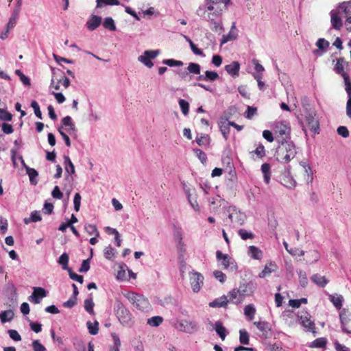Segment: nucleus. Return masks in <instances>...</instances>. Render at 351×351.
Masks as SVG:
<instances>
[{
  "mask_svg": "<svg viewBox=\"0 0 351 351\" xmlns=\"http://www.w3.org/2000/svg\"><path fill=\"white\" fill-rule=\"evenodd\" d=\"M230 0H210L206 8L199 7L197 10V14L201 15V12H207L206 17L207 21H214L216 18L220 16L226 5L229 3Z\"/></svg>",
  "mask_w": 351,
  "mask_h": 351,
  "instance_id": "f257e3e1",
  "label": "nucleus"
},
{
  "mask_svg": "<svg viewBox=\"0 0 351 351\" xmlns=\"http://www.w3.org/2000/svg\"><path fill=\"white\" fill-rule=\"evenodd\" d=\"M295 145L291 142H282L276 149V160L282 163H288L296 155Z\"/></svg>",
  "mask_w": 351,
  "mask_h": 351,
  "instance_id": "f03ea898",
  "label": "nucleus"
},
{
  "mask_svg": "<svg viewBox=\"0 0 351 351\" xmlns=\"http://www.w3.org/2000/svg\"><path fill=\"white\" fill-rule=\"evenodd\" d=\"M349 67V62L346 61L343 58L337 59L334 71L336 73L340 75L344 81L345 89L347 93H350L351 90V80L349 75L346 73V69Z\"/></svg>",
  "mask_w": 351,
  "mask_h": 351,
  "instance_id": "7ed1b4c3",
  "label": "nucleus"
},
{
  "mask_svg": "<svg viewBox=\"0 0 351 351\" xmlns=\"http://www.w3.org/2000/svg\"><path fill=\"white\" fill-rule=\"evenodd\" d=\"M252 291L249 285L243 283L241 284L238 289H233L231 290L228 293V297H229L230 302L238 304L241 303L243 301L245 297L250 295Z\"/></svg>",
  "mask_w": 351,
  "mask_h": 351,
  "instance_id": "20e7f679",
  "label": "nucleus"
},
{
  "mask_svg": "<svg viewBox=\"0 0 351 351\" xmlns=\"http://www.w3.org/2000/svg\"><path fill=\"white\" fill-rule=\"evenodd\" d=\"M125 296L136 308L142 311L149 309V302L143 295L134 292H129Z\"/></svg>",
  "mask_w": 351,
  "mask_h": 351,
  "instance_id": "39448f33",
  "label": "nucleus"
},
{
  "mask_svg": "<svg viewBox=\"0 0 351 351\" xmlns=\"http://www.w3.org/2000/svg\"><path fill=\"white\" fill-rule=\"evenodd\" d=\"M114 310L117 318L122 324L129 325L132 322V315L122 302L119 300L116 301Z\"/></svg>",
  "mask_w": 351,
  "mask_h": 351,
  "instance_id": "423d86ee",
  "label": "nucleus"
},
{
  "mask_svg": "<svg viewBox=\"0 0 351 351\" xmlns=\"http://www.w3.org/2000/svg\"><path fill=\"white\" fill-rule=\"evenodd\" d=\"M291 129L285 122H278L275 125L276 138L278 143L288 142L290 138Z\"/></svg>",
  "mask_w": 351,
  "mask_h": 351,
  "instance_id": "0eeeda50",
  "label": "nucleus"
},
{
  "mask_svg": "<svg viewBox=\"0 0 351 351\" xmlns=\"http://www.w3.org/2000/svg\"><path fill=\"white\" fill-rule=\"evenodd\" d=\"M305 121L311 131L315 134H319V123L315 112H307L305 116Z\"/></svg>",
  "mask_w": 351,
  "mask_h": 351,
  "instance_id": "6e6552de",
  "label": "nucleus"
},
{
  "mask_svg": "<svg viewBox=\"0 0 351 351\" xmlns=\"http://www.w3.org/2000/svg\"><path fill=\"white\" fill-rule=\"evenodd\" d=\"M339 12H342L346 19L345 25L348 30L351 31V1H345L339 5Z\"/></svg>",
  "mask_w": 351,
  "mask_h": 351,
  "instance_id": "1a4fd4ad",
  "label": "nucleus"
},
{
  "mask_svg": "<svg viewBox=\"0 0 351 351\" xmlns=\"http://www.w3.org/2000/svg\"><path fill=\"white\" fill-rule=\"evenodd\" d=\"M339 317L342 330L347 334H351V326L349 325L351 321V312L348 309L343 308L340 312Z\"/></svg>",
  "mask_w": 351,
  "mask_h": 351,
  "instance_id": "9d476101",
  "label": "nucleus"
},
{
  "mask_svg": "<svg viewBox=\"0 0 351 351\" xmlns=\"http://www.w3.org/2000/svg\"><path fill=\"white\" fill-rule=\"evenodd\" d=\"M228 218L231 223L236 225H243L246 219V216L244 213L237 210L234 208H229L228 209Z\"/></svg>",
  "mask_w": 351,
  "mask_h": 351,
  "instance_id": "9b49d317",
  "label": "nucleus"
},
{
  "mask_svg": "<svg viewBox=\"0 0 351 351\" xmlns=\"http://www.w3.org/2000/svg\"><path fill=\"white\" fill-rule=\"evenodd\" d=\"M174 327L182 332L192 333L196 330V324L187 320H177L174 323Z\"/></svg>",
  "mask_w": 351,
  "mask_h": 351,
  "instance_id": "f8f14e48",
  "label": "nucleus"
},
{
  "mask_svg": "<svg viewBox=\"0 0 351 351\" xmlns=\"http://www.w3.org/2000/svg\"><path fill=\"white\" fill-rule=\"evenodd\" d=\"M158 53V51H145L143 56H140L138 57V60L148 68H152L154 66V64L151 60L154 59Z\"/></svg>",
  "mask_w": 351,
  "mask_h": 351,
  "instance_id": "ddd939ff",
  "label": "nucleus"
},
{
  "mask_svg": "<svg viewBox=\"0 0 351 351\" xmlns=\"http://www.w3.org/2000/svg\"><path fill=\"white\" fill-rule=\"evenodd\" d=\"M204 277L197 272L193 273L190 276V282L194 292H198L203 285Z\"/></svg>",
  "mask_w": 351,
  "mask_h": 351,
  "instance_id": "4468645a",
  "label": "nucleus"
},
{
  "mask_svg": "<svg viewBox=\"0 0 351 351\" xmlns=\"http://www.w3.org/2000/svg\"><path fill=\"white\" fill-rule=\"evenodd\" d=\"M60 84L66 88L70 85L69 79L66 77L64 75H62L59 79L52 78L51 81L50 87L55 89L56 90H58L60 88Z\"/></svg>",
  "mask_w": 351,
  "mask_h": 351,
  "instance_id": "2eb2a0df",
  "label": "nucleus"
},
{
  "mask_svg": "<svg viewBox=\"0 0 351 351\" xmlns=\"http://www.w3.org/2000/svg\"><path fill=\"white\" fill-rule=\"evenodd\" d=\"M216 258L218 261H221V264L223 266V269H228L232 263V258L228 254H224L221 251L217 250L216 252Z\"/></svg>",
  "mask_w": 351,
  "mask_h": 351,
  "instance_id": "dca6fc26",
  "label": "nucleus"
},
{
  "mask_svg": "<svg viewBox=\"0 0 351 351\" xmlns=\"http://www.w3.org/2000/svg\"><path fill=\"white\" fill-rule=\"evenodd\" d=\"M226 71L233 77L239 76L240 70V64L234 61L231 64L225 66Z\"/></svg>",
  "mask_w": 351,
  "mask_h": 351,
  "instance_id": "f3484780",
  "label": "nucleus"
},
{
  "mask_svg": "<svg viewBox=\"0 0 351 351\" xmlns=\"http://www.w3.org/2000/svg\"><path fill=\"white\" fill-rule=\"evenodd\" d=\"M47 295L46 291L42 287H34V291L31 296L30 301L33 302L35 304L40 303V298H43Z\"/></svg>",
  "mask_w": 351,
  "mask_h": 351,
  "instance_id": "a211bd4d",
  "label": "nucleus"
},
{
  "mask_svg": "<svg viewBox=\"0 0 351 351\" xmlns=\"http://www.w3.org/2000/svg\"><path fill=\"white\" fill-rule=\"evenodd\" d=\"M237 29H236L234 23L232 25L229 33L222 36L221 45H223L229 41L234 40L237 38Z\"/></svg>",
  "mask_w": 351,
  "mask_h": 351,
  "instance_id": "6ab92c4d",
  "label": "nucleus"
},
{
  "mask_svg": "<svg viewBox=\"0 0 351 351\" xmlns=\"http://www.w3.org/2000/svg\"><path fill=\"white\" fill-rule=\"evenodd\" d=\"M330 16L332 27L337 30H339L341 28L343 23L341 17L339 16V13L332 10L330 12Z\"/></svg>",
  "mask_w": 351,
  "mask_h": 351,
  "instance_id": "aec40b11",
  "label": "nucleus"
},
{
  "mask_svg": "<svg viewBox=\"0 0 351 351\" xmlns=\"http://www.w3.org/2000/svg\"><path fill=\"white\" fill-rule=\"evenodd\" d=\"M254 324L257 328L262 332V335L264 337H267L270 333L271 328L269 325L266 322H254Z\"/></svg>",
  "mask_w": 351,
  "mask_h": 351,
  "instance_id": "412c9836",
  "label": "nucleus"
},
{
  "mask_svg": "<svg viewBox=\"0 0 351 351\" xmlns=\"http://www.w3.org/2000/svg\"><path fill=\"white\" fill-rule=\"evenodd\" d=\"M101 23V18L100 16L93 15L86 23L87 28L93 31L96 29Z\"/></svg>",
  "mask_w": 351,
  "mask_h": 351,
  "instance_id": "4be33fe9",
  "label": "nucleus"
},
{
  "mask_svg": "<svg viewBox=\"0 0 351 351\" xmlns=\"http://www.w3.org/2000/svg\"><path fill=\"white\" fill-rule=\"evenodd\" d=\"M229 302L230 300H228L227 299V296L223 295L215 300L214 301L210 302L209 306L213 308L226 307Z\"/></svg>",
  "mask_w": 351,
  "mask_h": 351,
  "instance_id": "5701e85b",
  "label": "nucleus"
},
{
  "mask_svg": "<svg viewBox=\"0 0 351 351\" xmlns=\"http://www.w3.org/2000/svg\"><path fill=\"white\" fill-rule=\"evenodd\" d=\"M276 265L271 262L265 266L263 271L259 274V277L265 278L269 276L272 272L276 271Z\"/></svg>",
  "mask_w": 351,
  "mask_h": 351,
  "instance_id": "b1692460",
  "label": "nucleus"
},
{
  "mask_svg": "<svg viewBox=\"0 0 351 351\" xmlns=\"http://www.w3.org/2000/svg\"><path fill=\"white\" fill-rule=\"evenodd\" d=\"M249 255L254 259L261 260L263 257V252L256 246L251 245L248 248Z\"/></svg>",
  "mask_w": 351,
  "mask_h": 351,
  "instance_id": "393cba45",
  "label": "nucleus"
},
{
  "mask_svg": "<svg viewBox=\"0 0 351 351\" xmlns=\"http://www.w3.org/2000/svg\"><path fill=\"white\" fill-rule=\"evenodd\" d=\"M311 280L321 287H324L328 283V280L325 276H320L318 274H314L311 277Z\"/></svg>",
  "mask_w": 351,
  "mask_h": 351,
  "instance_id": "a878e982",
  "label": "nucleus"
},
{
  "mask_svg": "<svg viewBox=\"0 0 351 351\" xmlns=\"http://www.w3.org/2000/svg\"><path fill=\"white\" fill-rule=\"evenodd\" d=\"M62 123L63 125L66 127H69V128L67 130V132L71 134L72 132H74L76 131L75 126L74 123L72 121V119L69 116H66L64 117L62 119Z\"/></svg>",
  "mask_w": 351,
  "mask_h": 351,
  "instance_id": "bb28decb",
  "label": "nucleus"
},
{
  "mask_svg": "<svg viewBox=\"0 0 351 351\" xmlns=\"http://www.w3.org/2000/svg\"><path fill=\"white\" fill-rule=\"evenodd\" d=\"M14 316V314L12 310H7L0 313V319L3 324L11 321Z\"/></svg>",
  "mask_w": 351,
  "mask_h": 351,
  "instance_id": "cd10ccee",
  "label": "nucleus"
},
{
  "mask_svg": "<svg viewBox=\"0 0 351 351\" xmlns=\"http://www.w3.org/2000/svg\"><path fill=\"white\" fill-rule=\"evenodd\" d=\"M271 167L269 164L268 163H264L261 165V171L263 172V176H264V180L265 182L268 184L270 180V176H271Z\"/></svg>",
  "mask_w": 351,
  "mask_h": 351,
  "instance_id": "c85d7f7f",
  "label": "nucleus"
},
{
  "mask_svg": "<svg viewBox=\"0 0 351 351\" xmlns=\"http://www.w3.org/2000/svg\"><path fill=\"white\" fill-rule=\"evenodd\" d=\"M250 155L253 157L254 155L258 158H263L265 156V149L263 144H259L255 150L250 152Z\"/></svg>",
  "mask_w": 351,
  "mask_h": 351,
  "instance_id": "c756f323",
  "label": "nucleus"
},
{
  "mask_svg": "<svg viewBox=\"0 0 351 351\" xmlns=\"http://www.w3.org/2000/svg\"><path fill=\"white\" fill-rule=\"evenodd\" d=\"M215 330L222 340L226 337V330L221 322H215Z\"/></svg>",
  "mask_w": 351,
  "mask_h": 351,
  "instance_id": "7c9ffc66",
  "label": "nucleus"
},
{
  "mask_svg": "<svg viewBox=\"0 0 351 351\" xmlns=\"http://www.w3.org/2000/svg\"><path fill=\"white\" fill-rule=\"evenodd\" d=\"M69 257L66 253H63L58 258V263L62 266L64 270L71 269L68 267Z\"/></svg>",
  "mask_w": 351,
  "mask_h": 351,
  "instance_id": "2f4dec72",
  "label": "nucleus"
},
{
  "mask_svg": "<svg viewBox=\"0 0 351 351\" xmlns=\"http://www.w3.org/2000/svg\"><path fill=\"white\" fill-rule=\"evenodd\" d=\"M343 300V298L342 295H330V302L333 304V305L337 308L341 309L342 307V302Z\"/></svg>",
  "mask_w": 351,
  "mask_h": 351,
  "instance_id": "473e14b6",
  "label": "nucleus"
},
{
  "mask_svg": "<svg viewBox=\"0 0 351 351\" xmlns=\"http://www.w3.org/2000/svg\"><path fill=\"white\" fill-rule=\"evenodd\" d=\"M256 309L253 304H248L244 308V313L250 320H252L254 317Z\"/></svg>",
  "mask_w": 351,
  "mask_h": 351,
  "instance_id": "72a5a7b5",
  "label": "nucleus"
},
{
  "mask_svg": "<svg viewBox=\"0 0 351 351\" xmlns=\"http://www.w3.org/2000/svg\"><path fill=\"white\" fill-rule=\"evenodd\" d=\"M238 234L243 240L253 239L254 238V234L245 229H239L238 230Z\"/></svg>",
  "mask_w": 351,
  "mask_h": 351,
  "instance_id": "f704fd0d",
  "label": "nucleus"
},
{
  "mask_svg": "<svg viewBox=\"0 0 351 351\" xmlns=\"http://www.w3.org/2000/svg\"><path fill=\"white\" fill-rule=\"evenodd\" d=\"M66 171L71 174L75 173V167L68 156H64Z\"/></svg>",
  "mask_w": 351,
  "mask_h": 351,
  "instance_id": "c9c22d12",
  "label": "nucleus"
},
{
  "mask_svg": "<svg viewBox=\"0 0 351 351\" xmlns=\"http://www.w3.org/2000/svg\"><path fill=\"white\" fill-rule=\"evenodd\" d=\"M197 143L200 145H208L210 144V138L207 134H201L199 136H197L195 139Z\"/></svg>",
  "mask_w": 351,
  "mask_h": 351,
  "instance_id": "e433bc0d",
  "label": "nucleus"
},
{
  "mask_svg": "<svg viewBox=\"0 0 351 351\" xmlns=\"http://www.w3.org/2000/svg\"><path fill=\"white\" fill-rule=\"evenodd\" d=\"M103 26L104 28L110 30V31H115L116 30V26L114 24V21L111 17H106L104 19V21L103 23Z\"/></svg>",
  "mask_w": 351,
  "mask_h": 351,
  "instance_id": "4c0bfd02",
  "label": "nucleus"
},
{
  "mask_svg": "<svg viewBox=\"0 0 351 351\" xmlns=\"http://www.w3.org/2000/svg\"><path fill=\"white\" fill-rule=\"evenodd\" d=\"M239 341L241 344L243 345H249L250 344V338L249 334L245 330H239Z\"/></svg>",
  "mask_w": 351,
  "mask_h": 351,
  "instance_id": "58836bf2",
  "label": "nucleus"
},
{
  "mask_svg": "<svg viewBox=\"0 0 351 351\" xmlns=\"http://www.w3.org/2000/svg\"><path fill=\"white\" fill-rule=\"evenodd\" d=\"M19 19V13L17 11H14L11 17L10 18V20L7 24L6 28L8 29H12L16 24L17 21Z\"/></svg>",
  "mask_w": 351,
  "mask_h": 351,
  "instance_id": "ea45409f",
  "label": "nucleus"
},
{
  "mask_svg": "<svg viewBox=\"0 0 351 351\" xmlns=\"http://www.w3.org/2000/svg\"><path fill=\"white\" fill-rule=\"evenodd\" d=\"M97 8H101L104 5H119L120 1L119 0H97Z\"/></svg>",
  "mask_w": 351,
  "mask_h": 351,
  "instance_id": "a19ab883",
  "label": "nucleus"
},
{
  "mask_svg": "<svg viewBox=\"0 0 351 351\" xmlns=\"http://www.w3.org/2000/svg\"><path fill=\"white\" fill-rule=\"evenodd\" d=\"M187 70L189 73L199 75L201 67L200 65L197 63L191 62L187 67Z\"/></svg>",
  "mask_w": 351,
  "mask_h": 351,
  "instance_id": "79ce46f5",
  "label": "nucleus"
},
{
  "mask_svg": "<svg viewBox=\"0 0 351 351\" xmlns=\"http://www.w3.org/2000/svg\"><path fill=\"white\" fill-rule=\"evenodd\" d=\"M163 322V318L161 316H154L147 320V324L152 326H158Z\"/></svg>",
  "mask_w": 351,
  "mask_h": 351,
  "instance_id": "37998d69",
  "label": "nucleus"
},
{
  "mask_svg": "<svg viewBox=\"0 0 351 351\" xmlns=\"http://www.w3.org/2000/svg\"><path fill=\"white\" fill-rule=\"evenodd\" d=\"M27 173L29 176L30 182L33 184H36L37 181H34V179L38 176L37 171L34 169L26 167Z\"/></svg>",
  "mask_w": 351,
  "mask_h": 351,
  "instance_id": "c03bdc74",
  "label": "nucleus"
},
{
  "mask_svg": "<svg viewBox=\"0 0 351 351\" xmlns=\"http://www.w3.org/2000/svg\"><path fill=\"white\" fill-rule=\"evenodd\" d=\"M84 228L88 234H95L96 237L99 236V232L95 225L87 224L85 226Z\"/></svg>",
  "mask_w": 351,
  "mask_h": 351,
  "instance_id": "a18cd8bd",
  "label": "nucleus"
},
{
  "mask_svg": "<svg viewBox=\"0 0 351 351\" xmlns=\"http://www.w3.org/2000/svg\"><path fill=\"white\" fill-rule=\"evenodd\" d=\"M299 282L302 287H305L308 283V279L306 276V274L303 270H299L298 271Z\"/></svg>",
  "mask_w": 351,
  "mask_h": 351,
  "instance_id": "49530a36",
  "label": "nucleus"
},
{
  "mask_svg": "<svg viewBox=\"0 0 351 351\" xmlns=\"http://www.w3.org/2000/svg\"><path fill=\"white\" fill-rule=\"evenodd\" d=\"M111 336L114 341V345L110 348V351L119 350L121 346V341L119 336L114 332L112 333Z\"/></svg>",
  "mask_w": 351,
  "mask_h": 351,
  "instance_id": "de8ad7c7",
  "label": "nucleus"
},
{
  "mask_svg": "<svg viewBox=\"0 0 351 351\" xmlns=\"http://www.w3.org/2000/svg\"><path fill=\"white\" fill-rule=\"evenodd\" d=\"M98 325H99V324L97 322H95L94 324L91 323L90 322H88L87 326H88L89 333L93 335H97L99 331Z\"/></svg>",
  "mask_w": 351,
  "mask_h": 351,
  "instance_id": "09e8293b",
  "label": "nucleus"
},
{
  "mask_svg": "<svg viewBox=\"0 0 351 351\" xmlns=\"http://www.w3.org/2000/svg\"><path fill=\"white\" fill-rule=\"evenodd\" d=\"M326 344V340L325 338H317L314 340L311 343V347L321 348H324Z\"/></svg>",
  "mask_w": 351,
  "mask_h": 351,
  "instance_id": "8fccbe9b",
  "label": "nucleus"
},
{
  "mask_svg": "<svg viewBox=\"0 0 351 351\" xmlns=\"http://www.w3.org/2000/svg\"><path fill=\"white\" fill-rule=\"evenodd\" d=\"M179 105H180V107L181 108L182 112L184 115H187L189 114V102L186 101L184 99H181L179 100Z\"/></svg>",
  "mask_w": 351,
  "mask_h": 351,
  "instance_id": "3c124183",
  "label": "nucleus"
},
{
  "mask_svg": "<svg viewBox=\"0 0 351 351\" xmlns=\"http://www.w3.org/2000/svg\"><path fill=\"white\" fill-rule=\"evenodd\" d=\"M316 45L319 49L326 51V49L329 47V42L324 38H319L316 43Z\"/></svg>",
  "mask_w": 351,
  "mask_h": 351,
  "instance_id": "603ef678",
  "label": "nucleus"
},
{
  "mask_svg": "<svg viewBox=\"0 0 351 351\" xmlns=\"http://www.w3.org/2000/svg\"><path fill=\"white\" fill-rule=\"evenodd\" d=\"M302 325L306 328L308 330H313L314 328V323L311 322L307 317H301Z\"/></svg>",
  "mask_w": 351,
  "mask_h": 351,
  "instance_id": "864d4df0",
  "label": "nucleus"
},
{
  "mask_svg": "<svg viewBox=\"0 0 351 351\" xmlns=\"http://www.w3.org/2000/svg\"><path fill=\"white\" fill-rule=\"evenodd\" d=\"M94 305H95V304H94L92 298L85 300L84 308L90 314H93L94 312V311H93Z\"/></svg>",
  "mask_w": 351,
  "mask_h": 351,
  "instance_id": "5fc2aeb1",
  "label": "nucleus"
},
{
  "mask_svg": "<svg viewBox=\"0 0 351 351\" xmlns=\"http://www.w3.org/2000/svg\"><path fill=\"white\" fill-rule=\"evenodd\" d=\"M230 125L229 124V121L228 123L221 122L220 125V130L226 139L227 138L230 132Z\"/></svg>",
  "mask_w": 351,
  "mask_h": 351,
  "instance_id": "6e6d98bb",
  "label": "nucleus"
},
{
  "mask_svg": "<svg viewBox=\"0 0 351 351\" xmlns=\"http://www.w3.org/2000/svg\"><path fill=\"white\" fill-rule=\"evenodd\" d=\"M206 81H215L217 80L219 76L218 73L215 71H206L205 72Z\"/></svg>",
  "mask_w": 351,
  "mask_h": 351,
  "instance_id": "4d7b16f0",
  "label": "nucleus"
},
{
  "mask_svg": "<svg viewBox=\"0 0 351 351\" xmlns=\"http://www.w3.org/2000/svg\"><path fill=\"white\" fill-rule=\"evenodd\" d=\"M12 119V115L6 110L0 108V119L3 121H10Z\"/></svg>",
  "mask_w": 351,
  "mask_h": 351,
  "instance_id": "13d9d810",
  "label": "nucleus"
},
{
  "mask_svg": "<svg viewBox=\"0 0 351 351\" xmlns=\"http://www.w3.org/2000/svg\"><path fill=\"white\" fill-rule=\"evenodd\" d=\"M31 106H32V108L34 109V111L35 115H36L38 118H39V119H42V118H43V117H42V112H41V111H40V106H39V105H38V102H37L36 101H35V100L32 101L31 102Z\"/></svg>",
  "mask_w": 351,
  "mask_h": 351,
  "instance_id": "bf43d9fd",
  "label": "nucleus"
},
{
  "mask_svg": "<svg viewBox=\"0 0 351 351\" xmlns=\"http://www.w3.org/2000/svg\"><path fill=\"white\" fill-rule=\"evenodd\" d=\"M163 63L169 66H181L183 65V62L182 61L173 59L165 60H163Z\"/></svg>",
  "mask_w": 351,
  "mask_h": 351,
  "instance_id": "052dcab7",
  "label": "nucleus"
},
{
  "mask_svg": "<svg viewBox=\"0 0 351 351\" xmlns=\"http://www.w3.org/2000/svg\"><path fill=\"white\" fill-rule=\"evenodd\" d=\"M68 272H69V277L73 280H75L81 284L83 283V281H84V278L82 276H80V275H78L75 273H74L72 269H68Z\"/></svg>",
  "mask_w": 351,
  "mask_h": 351,
  "instance_id": "680f3d73",
  "label": "nucleus"
},
{
  "mask_svg": "<svg viewBox=\"0 0 351 351\" xmlns=\"http://www.w3.org/2000/svg\"><path fill=\"white\" fill-rule=\"evenodd\" d=\"M73 204H74V209L76 212H78L80 208L81 205V195L80 193H77L75 194L74 199H73Z\"/></svg>",
  "mask_w": 351,
  "mask_h": 351,
  "instance_id": "e2e57ef3",
  "label": "nucleus"
},
{
  "mask_svg": "<svg viewBox=\"0 0 351 351\" xmlns=\"http://www.w3.org/2000/svg\"><path fill=\"white\" fill-rule=\"evenodd\" d=\"M196 156L199 159V160L204 164L206 162L207 156L206 154L201 149H196L194 150Z\"/></svg>",
  "mask_w": 351,
  "mask_h": 351,
  "instance_id": "0e129e2a",
  "label": "nucleus"
},
{
  "mask_svg": "<svg viewBox=\"0 0 351 351\" xmlns=\"http://www.w3.org/2000/svg\"><path fill=\"white\" fill-rule=\"evenodd\" d=\"M114 256V250L110 246H108L104 250V256L106 258L110 260Z\"/></svg>",
  "mask_w": 351,
  "mask_h": 351,
  "instance_id": "69168bd1",
  "label": "nucleus"
},
{
  "mask_svg": "<svg viewBox=\"0 0 351 351\" xmlns=\"http://www.w3.org/2000/svg\"><path fill=\"white\" fill-rule=\"evenodd\" d=\"M51 195L53 198L61 199L63 197V193L61 192L58 186H56L52 192Z\"/></svg>",
  "mask_w": 351,
  "mask_h": 351,
  "instance_id": "338daca9",
  "label": "nucleus"
},
{
  "mask_svg": "<svg viewBox=\"0 0 351 351\" xmlns=\"http://www.w3.org/2000/svg\"><path fill=\"white\" fill-rule=\"evenodd\" d=\"M32 348L34 351H45V347L42 345L38 340H34L32 342Z\"/></svg>",
  "mask_w": 351,
  "mask_h": 351,
  "instance_id": "774afa93",
  "label": "nucleus"
}]
</instances>
